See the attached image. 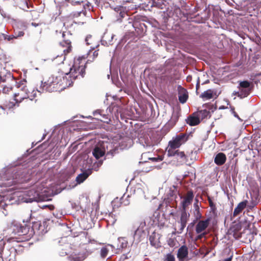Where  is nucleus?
I'll list each match as a JSON object with an SVG mask.
<instances>
[{
	"instance_id": "0eeeda50",
	"label": "nucleus",
	"mask_w": 261,
	"mask_h": 261,
	"mask_svg": "<svg viewBox=\"0 0 261 261\" xmlns=\"http://www.w3.org/2000/svg\"><path fill=\"white\" fill-rule=\"evenodd\" d=\"M181 198H182V200L181 202V211H186L187 207L191 204L193 201L194 198L193 193L192 191H189L185 196Z\"/></svg>"
},
{
	"instance_id": "4d7b16f0",
	"label": "nucleus",
	"mask_w": 261,
	"mask_h": 261,
	"mask_svg": "<svg viewBox=\"0 0 261 261\" xmlns=\"http://www.w3.org/2000/svg\"><path fill=\"white\" fill-rule=\"evenodd\" d=\"M32 25L36 27L38 25V24L33 22L32 23Z\"/></svg>"
},
{
	"instance_id": "680f3d73",
	"label": "nucleus",
	"mask_w": 261,
	"mask_h": 261,
	"mask_svg": "<svg viewBox=\"0 0 261 261\" xmlns=\"http://www.w3.org/2000/svg\"><path fill=\"white\" fill-rule=\"evenodd\" d=\"M150 159H151V160H153V161H154H154H156V158H150Z\"/></svg>"
},
{
	"instance_id": "4468645a",
	"label": "nucleus",
	"mask_w": 261,
	"mask_h": 261,
	"mask_svg": "<svg viewBox=\"0 0 261 261\" xmlns=\"http://www.w3.org/2000/svg\"><path fill=\"white\" fill-rule=\"evenodd\" d=\"M114 11L118 21H120L122 18L126 15V12L123 7L118 6L115 8Z\"/></svg>"
},
{
	"instance_id": "f03ea898",
	"label": "nucleus",
	"mask_w": 261,
	"mask_h": 261,
	"mask_svg": "<svg viewBox=\"0 0 261 261\" xmlns=\"http://www.w3.org/2000/svg\"><path fill=\"white\" fill-rule=\"evenodd\" d=\"M30 175L27 170H19L18 167L4 169L0 172V187H10L27 182Z\"/></svg>"
},
{
	"instance_id": "6ab92c4d",
	"label": "nucleus",
	"mask_w": 261,
	"mask_h": 261,
	"mask_svg": "<svg viewBox=\"0 0 261 261\" xmlns=\"http://www.w3.org/2000/svg\"><path fill=\"white\" fill-rule=\"evenodd\" d=\"M91 174V171L90 170H88L79 174L75 179L76 184H80L83 182Z\"/></svg>"
},
{
	"instance_id": "4be33fe9",
	"label": "nucleus",
	"mask_w": 261,
	"mask_h": 261,
	"mask_svg": "<svg viewBox=\"0 0 261 261\" xmlns=\"http://www.w3.org/2000/svg\"><path fill=\"white\" fill-rule=\"evenodd\" d=\"M247 203V200H244L240 202L238 204L237 206L234 208L233 213V216L234 217L238 216L246 207Z\"/></svg>"
},
{
	"instance_id": "c85d7f7f",
	"label": "nucleus",
	"mask_w": 261,
	"mask_h": 261,
	"mask_svg": "<svg viewBox=\"0 0 261 261\" xmlns=\"http://www.w3.org/2000/svg\"><path fill=\"white\" fill-rule=\"evenodd\" d=\"M200 97L204 100L211 99L213 97V92L212 90L208 89L203 92Z\"/></svg>"
},
{
	"instance_id": "72a5a7b5",
	"label": "nucleus",
	"mask_w": 261,
	"mask_h": 261,
	"mask_svg": "<svg viewBox=\"0 0 261 261\" xmlns=\"http://www.w3.org/2000/svg\"><path fill=\"white\" fill-rule=\"evenodd\" d=\"M179 118V115L177 113L174 112L172 114L171 118L170 120L169 121V124H171L172 125H174L175 123L177 121Z\"/></svg>"
},
{
	"instance_id": "f8f14e48",
	"label": "nucleus",
	"mask_w": 261,
	"mask_h": 261,
	"mask_svg": "<svg viewBox=\"0 0 261 261\" xmlns=\"http://www.w3.org/2000/svg\"><path fill=\"white\" fill-rule=\"evenodd\" d=\"M209 222L210 220L208 219L199 221L196 225V232L200 233L202 232H205V230L208 226Z\"/></svg>"
},
{
	"instance_id": "0e129e2a",
	"label": "nucleus",
	"mask_w": 261,
	"mask_h": 261,
	"mask_svg": "<svg viewBox=\"0 0 261 261\" xmlns=\"http://www.w3.org/2000/svg\"><path fill=\"white\" fill-rule=\"evenodd\" d=\"M3 214H4L5 215H6L7 214V213H5L4 212H3Z\"/></svg>"
},
{
	"instance_id": "774afa93",
	"label": "nucleus",
	"mask_w": 261,
	"mask_h": 261,
	"mask_svg": "<svg viewBox=\"0 0 261 261\" xmlns=\"http://www.w3.org/2000/svg\"><path fill=\"white\" fill-rule=\"evenodd\" d=\"M198 86H199V83H198L197 84V85H196V87H197Z\"/></svg>"
},
{
	"instance_id": "39448f33",
	"label": "nucleus",
	"mask_w": 261,
	"mask_h": 261,
	"mask_svg": "<svg viewBox=\"0 0 261 261\" xmlns=\"http://www.w3.org/2000/svg\"><path fill=\"white\" fill-rule=\"evenodd\" d=\"M62 46V51L63 53L61 55H57L56 57L51 59L52 61H55L56 64H60L63 63L65 59L66 54L69 53L71 50L70 42L69 40H66L64 42L61 43Z\"/></svg>"
},
{
	"instance_id": "7ed1b4c3",
	"label": "nucleus",
	"mask_w": 261,
	"mask_h": 261,
	"mask_svg": "<svg viewBox=\"0 0 261 261\" xmlns=\"http://www.w3.org/2000/svg\"><path fill=\"white\" fill-rule=\"evenodd\" d=\"M47 189L42 184L38 183L29 190L22 192L18 196L20 200L26 203L44 200Z\"/></svg>"
},
{
	"instance_id": "09e8293b",
	"label": "nucleus",
	"mask_w": 261,
	"mask_h": 261,
	"mask_svg": "<svg viewBox=\"0 0 261 261\" xmlns=\"http://www.w3.org/2000/svg\"><path fill=\"white\" fill-rule=\"evenodd\" d=\"M98 46V45H93L92 46L90 47L91 48V49L90 50V51L88 52V55H90V53H91V50L92 49V50H94L95 49V47H97Z\"/></svg>"
},
{
	"instance_id": "dca6fc26",
	"label": "nucleus",
	"mask_w": 261,
	"mask_h": 261,
	"mask_svg": "<svg viewBox=\"0 0 261 261\" xmlns=\"http://www.w3.org/2000/svg\"><path fill=\"white\" fill-rule=\"evenodd\" d=\"M105 152L100 144L96 146L92 151V154L96 160L103 156Z\"/></svg>"
},
{
	"instance_id": "338daca9",
	"label": "nucleus",
	"mask_w": 261,
	"mask_h": 261,
	"mask_svg": "<svg viewBox=\"0 0 261 261\" xmlns=\"http://www.w3.org/2000/svg\"><path fill=\"white\" fill-rule=\"evenodd\" d=\"M62 36H63V37H64V36H65L64 33H63L62 34Z\"/></svg>"
},
{
	"instance_id": "393cba45",
	"label": "nucleus",
	"mask_w": 261,
	"mask_h": 261,
	"mask_svg": "<svg viewBox=\"0 0 261 261\" xmlns=\"http://www.w3.org/2000/svg\"><path fill=\"white\" fill-rule=\"evenodd\" d=\"M145 226L144 224H141L139 227L135 231L134 233V237L137 239H140L141 238L144 237L145 234L144 230Z\"/></svg>"
},
{
	"instance_id": "e2e57ef3",
	"label": "nucleus",
	"mask_w": 261,
	"mask_h": 261,
	"mask_svg": "<svg viewBox=\"0 0 261 261\" xmlns=\"http://www.w3.org/2000/svg\"><path fill=\"white\" fill-rule=\"evenodd\" d=\"M115 221H116V220H113V221H112V223H113H113H115Z\"/></svg>"
},
{
	"instance_id": "c9c22d12",
	"label": "nucleus",
	"mask_w": 261,
	"mask_h": 261,
	"mask_svg": "<svg viewBox=\"0 0 261 261\" xmlns=\"http://www.w3.org/2000/svg\"><path fill=\"white\" fill-rule=\"evenodd\" d=\"M129 195H125L124 194L120 198V203L124 205H127L129 204V200H128Z\"/></svg>"
},
{
	"instance_id": "a18cd8bd",
	"label": "nucleus",
	"mask_w": 261,
	"mask_h": 261,
	"mask_svg": "<svg viewBox=\"0 0 261 261\" xmlns=\"http://www.w3.org/2000/svg\"><path fill=\"white\" fill-rule=\"evenodd\" d=\"M175 229H177V232L178 233H181L184 230V228H181V223L178 224L177 222L175 224Z\"/></svg>"
},
{
	"instance_id": "1a4fd4ad",
	"label": "nucleus",
	"mask_w": 261,
	"mask_h": 261,
	"mask_svg": "<svg viewBox=\"0 0 261 261\" xmlns=\"http://www.w3.org/2000/svg\"><path fill=\"white\" fill-rule=\"evenodd\" d=\"M87 256L88 255L85 252H80L77 251H75L70 254L68 256V258L71 261H83Z\"/></svg>"
},
{
	"instance_id": "423d86ee",
	"label": "nucleus",
	"mask_w": 261,
	"mask_h": 261,
	"mask_svg": "<svg viewBox=\"0 0 261 261\" xmlns=\"http://www.w3.org/2000/svg\"><path fill=\"white\" fill-rule=\"evenodd\" d=\"M105 153L107 152V155L113 156L115 153L116 150L118 147V144L111 141L102 142L100 144Z\"/></svg>"
},
{
	"instance_id": "c03bdc74",
	"label": "nucleus",
	"mask_w": 261,
	"mask_h": 261,
	"mask_svg": "<svg viewBox=\"0 0 261 261\" xmlns=\"http://www.w3.org/2000/svg\"><path fill=\"white\" fill-rule=\"evenodd\" d=\"M12 91V88L11 87L5 86L3 89V92L5 94H10Z\"/></svg>"
},
{
	"instance_id": "58836bf2",
	"label": "nucleus",
	"mask_w": 261,
	"mask_h": 261,
	"mask_svg": "<svg viewBox=\"0 0 261 261\" xmlns=\"http://www.w3.org/2000/svg\"><path fill=\"white\" fill-rule=\"evenodd\" d=\"M163 261H175V258L171 253H168L165 256Z\"/></svg>"
},
{
	"instance_id": "e433bc0d",
	"label": "nucleus",
	"mask_w": 261,
	"mask_h": 261,
	"mask_svg": "<svg viewBox=\"0 0 261 261\" xmlns=\"http://www.w3.org/2000/svg\"><path fill=\"white\" fill-rule=\"evenodd\" d=\"M139 141L141 144L144 147H151L152 145V144L150 142V141L149 139L144 140L143 139H140Z\"/></svg>"
},
{
	"instance_id": "a211bd4d",
	"label": "nucleus",
	"mask_w": 261,
	"mask_h": 261,
	"mask_svg": "<svg viewBox=\"0 0 261 261\" xmlns=\"http://www.w3.org/2000/svg\"><path fill=\"white\" fill-rule=\"evenodd\" d=\"M93 115L95 116L99 115L100 117H97V119L100 120L104 122L109 123L110 119L108 115L103 113V110H98L94 112Z\"/></svg>"
},
{
	"instance_id": "79ce46f5",
	"label": "nucleus",
	"mask_w": 261,
	"mask_h": 261,
	"mask_svg": "<svg viewBox=\"0 0 261 261\" xmlns=\"http://www.w3.org/2000/svg\"><path fill=\"white\" fill-rule=\"evenodd\" d=\"M20 5V7L24 10L28 11V9L29 8L28 2L25 0L24 2H22Z\"/></svg>"
},
{
	"instance_id": "2eb2a0df",
	"label": "nucleus",
	"mask_w": 261,
	"mask_h": 261,
	"mask_svg": "<svg viewBox=\"0 0 261 261\" xmlns=\"http://www.w3.org/2000/svg\"><path fill=\"white\" fill-rule=\"evenodd\" d=\"M173 160H176V162L173 164L178 166L186 162V156L183 151H178L175 156L173 157Z\"/></svg>"
},
{
	"instance_id": "864d4df0",
	"label": "nucleus",
	"mask_w": 261,
	"mask_h": 261,
	"mask_svg": "<svg viewBox=\"0 0 261 261\" xmlns=\"http://www.w3.org/2000/svg\"><path fill=\"white\" fill-rule=\"evenodd\" d=\"M209 203H210V206L213 208V207H215V205L213 203V202L211 201V200H209Z\"/></svg>"
},
{
	"instance_id": "de8ad7c7",
	"label": "nucleus",
	"mask_w": 261,
	"mask_h": 261,
	"mask_svg": "<svg viewBox=\"0 0 261 261\" xmlns=\"http://www.w3.org/2000/svg\"><path fill=\"white\" fill-rule=\"evenodd\" d=\"M168 245L171 247H173L174 246V241L172 239H170L168 241Z\"/></svg>"
},
{
	"instance_id": "37998d69",
	"label": "nucleus",
	"mask_w": 261,
	"mask_h": 261,
	"mask_svg": "<svg viewBox=\"0 0 261 261\" xmlns=\"http://www.w3.org/2000/svg\"><path fill=\"white\" fill-rule=\"evenodd\" d=\"M102 162L101 161H98L97 163H95L92 166V169L97 171L100 166L102 165Z\"/></svg>"
},
{
	"instance_id": "c756f323",
	"label": "nucleus",
	"mask_w": 261,
	"mask_h": 261,
	"mask_svg": "<svg viewBox=\"0 0 261 261\" xmlns=\"http://www.w3.org/2000/svg\"><path fill=\"white\" fill-rule=\"evenodd\" d=\"M176 149L173 148V147H170V146H168L166 151H167V154L168 156L169 157H174L175 156L177 152L179 151L178 150H176Z\"/></svg>"
},
{
	"instance_id": "8fccbe9b",
	"label": "nucleus",
	"mask_w": 261,
	"mask_h": 261,
	"mask_svg": "<svg viewBox=\"0 0 261 261\" xmlns=\"http://www.w3.org/2000/svg\"><path fill=\"white\" fill-rule=\"evenodd\" d=\"M69 252H67V251H61L60 252V254L61 256H64L67 254H68Z\"/></svg>"
},
{
	"instance_id": "f3484780",
	"label": "nucleus",
	"mask_w": 261,
	"mask_h": 261,
	"mask_svg": "<svg viewBox=\"0 0 261 261\" xmlns=\"http://www.w3.org/2000/svg\"><path fill=\"white\" fill-rule=\"evenodd\" d=\"M11 203V198L8 196L0 195V210L6 211V207Z\"/></svg>"
},
{
	"instance_id": "aec40b11",
	"label": "nucleus",
	"mask_w": 261,
	"mask_h": 261,
	"mask_svg": "<svg viewBox=\"0 0 261 261\" xmlns=\"http://www.w3.org/2000/svg\"><path fill=\"white\" fill-rule=\"evenodd\" d=\"M226 160V156L225 154L222 152L217 154L214 158L215 163L218 166L223 165L225 163Z\"/></svg>"
},
{
	"instance_id": "f257e3e1",
	"label": "nucleus",
	"mask_w": 261,
	"mask_h": 261,
	"mask_svg": "<svg viewBox=\"0 0 261 261\" xmlns=\"http://www.w3.org/2000/svg\"><path fill=\"white\" fill-rule=\"evenodd\" d=\"M84 57H79L75 60L74 64L70 69L69 72H58L49 78L48 84L54 90L63 89L71 86L79 75L83 77L85 75V63L82 62Z\"/></svg>"
},
{
	"instance_id": "4c0bfd02",
	"label": "nucleus",
	"mask_w": 261,
	"mask_h": 261,
	"mask_svg": "<svg viewBox=\"0 0 261 261\" xmlns=\"http://www.w3.org/2000/svg\"><path fill=\"white\" fill-rule=\"evenodd\" d=\"M239 87L251 90L250 83L246 81L241 82L239 84Z\"/></svg>"
},
{
	"instance_id": "3c124183",
	"label": "nucleus",
	"mask_w": 261,
	"mask_h": 261,
	"mask_svg": "<svg viewBox=\"0 0 261 261\" xmlns=\"http://www.w3.org/2000/svg\"><path fill=\"white\" fill-rule=\"evenodd\" d=\"M98 56V53H97V50H95V51L93 52V58H95L96 57H97Z\"/></svg>"
},
{
	"instance_id": "ddd939ff",
	"label": "nucleus",
	"mask_w": 261,
	"mask_h": 261,
	"mask_svg": "<svg viewBox=\"0 0 261 261\" xmlns=\"http://www.w3.org/2000/svg\"><path fill=\"white\" fill-rule=\"evenodd\" d=\"M188 256V249L185 245L180 247L177 251V257L180 261H185Z\"/></svg>"
},
{
	"instance_id": "cd10ccee",
	"label": "nucleus",
	"mask_w": 261,
	"mask_h": 261,
	"mask_svg": "<svg viewBox=\"0 0 261 261\" xmlns=\"http://www.w3.org/2000/svg\"><path fill=\"white\" fill-rule=\"evenodd\" d=\"M193 206L194 208V215L195 217L197 220L200 219L202 216L200 212L199 202L197 199L195 200V202H194Z\"/></svg>"
},
{
	"instance_id": "9b49d317",
	"label": "nucleus",
	"mask_w": 261,
	"mask_h": 261,
	"mask_svg": "<svg viewBox=\"0 0 261 261\" xmlns=\"http://www.w3.org/2000/svg\"><path fill=\"white\" fill-rule=\"evenodd\" d=\"M133 140L128 137H124L120 139L118 145L121 149L129 148L133 145Z\"/></svg>"
},
{
	"instance_id": "412c9836",
	"label": "nucleus",
	"mask_w": 261,
	"mask_h": 261,
	"mask_svg": "<svg viewBox=\"0 0 261 261\" xmlns=\"http://www.w3.org/2000/svg\"><path fill=\"white\" fill-rule=\"evenodd\" d=\"M189 216H190V215L188 214L187 213L186 211H181V214L180 220L177 221L178 224L181 223V229L185 228Z\"/></svg>"
},
{
	"instance_id": "49530a36",
	"label": "nucleus",
	"mask_w": 261,
	"mask_h": 261,
	"mask_svg": "<svg viewBox=\"0 0 261 261\" xmlns=\"http://www.w3.org/2000/svg\"><path fill=\"white\" fill-rule=\"evenodd\" d=\"M198 235L197 237V239H201V238L204 237L206 234V232H201L200 233H198Z\"/></svg>"
},
{
	"instance_id": "ea45409f",
	"label": "nucleus",
	"mask_w": 261,
	"mask_h": 261,
	"mask_svg": "<svg viewBox=\"0 0 261 261\" xmlns=\"http://www.w3.org/2000/svg\"><path fill=\"white\" fill-rule=\"evenodd\" d=\"M187 98H188V96L186 93H184L182 94H180L178 96L179 100L182 103L186 102V101L187 100Z\"/></svg>"
},
{
	"instance_id": "7c9ffc66",
	"label": "nucleus",
	"mask_w": 261,
	"mask_h": 261,
	"mask_svg": "<svg viewBox=\"0 0 261 261\" xmlns=\"http://www.w3.org/2000/svg\"><path fill=\"white\" fill-rule=\"evenodd\" d=\"M118 247L119 248L124 249L127 246V241L124 238H120L118 239Z\"/></svg>"
},
{
	"instance_id": "f704fd0d",
	"label": "nucleus",
	"mask_w": 261,
	"mask_h": 261,
	"mask_svg": "<svg viewBox=\"0 0 261 261\" xmlns=\"http://www.w3.org/2000/svg\"><path fill=\"white\" fill-rule=\"evenodd\" d=\"M15 106V103H13V102H9L8 105H6L5 107L3 106H0V114H5V109H10L12 108L14 106Z\"/></svg>"
},
{
	"instance_id": "bf43d9fd",
	"label": "nucleus",
	"mask_w": 261,
	"mask_h": 261,
	"mask_svg": "<svg viewBox=\"0 0 261 261\" xmlns=\"http://www.w3.org/2000/svg\"><path fill=\"white\" fill-rule=\"evenodd\" d=\"M69 245L67 244L65 245V250H66V248H69Z\"/></svg>"
},
{
	"instance_id": "052dcab7",
	"label": "nucleus",
	"mask_w": 261,
	"mask_h": 261,
	"mask_svg": "<svg viewBox=\"0 0 261 261\" xmlns=\"http://www.w3.org/2000/svg\"><path fill=\"white\" fill-rule=\"evenodd\" d=\"M19 31H17V30H14V32H16V34H19Z\"/></svg>"
},
{
	"instance_id": "603ef678",
	"label": "nucleus",
	"mask_w": 261,
	"mask_h": 261,
	"mask_svg": "<svg viewBox=\"0 0 261 261\" xmlns=\"http://www.w3.org/2000/svg\"><path fill=\"white\" fill-rule=\"evenodd\" d=\"M114 36V35H113V34H112V35H111V40H109V42H108V43L106 42V44H111V42H112V40H113V38Z\"/></svg>"
},
{
	"instance_id": "a19ab883",
	"label": "nucleus",
	"mask_w": 261,
	"mask_h": 261,
	"mask_svg": "<svg viewBox=\"0 0 261 261\" xmlns=\"http://www.w3.org/2000/svg\"><path fill=\"white\" fill-rule=\"evenodd\" d=\"M93 38H92V36L90 35H88L85 39V42L87 45L93 44Z\"/></svg>"
},
{
	"instance_id": "13d9d810",
	"label": "nucleus",
	"mask_w": 261,
	"mask_h": 261,
	"mask_svg": "<svg viewBox=\"0 0 261 261\" xmlns=\"http://www.w3.org/2000/svg\"><path fill=\"white\" fill-rule=\"evenodd\" d=\"M203 3L206 4L208 0H201Z\"/></svg>"
},
{
	"instance_id": "9d476101",
	"label": "nucleus",
	"mask_w": 261,
	"mask_h": 261,
	"mask_svg": "<svg viewBox=\"0 0 261 261\" xmlns=\"http://www.w3.org/2000/svg\"><path fill=\"white\" fill-rule=\"evenodd\" d=\"M99 244L94 240H90L88 243L86 244L85 247V252L88 256L93 253L94 251L98 249Z\"/></svg>"
},
{
	"instance_id": "69168bd1",
	"label": "nucleus",
	"mask_w": 261,
	"mask_h": 261,
	"mask_svg": "<svg viewBox=\"0 0 261 261\" xmlns=\"http://www.w3.org/2000/svg\"><path fill=\"white\" fill-rule=\"evenodd\" d=\"M22 27H23V30H24L25 29V26L24 25H22Z\"/></svg>"
},
{
	"instance_id": "a878e982",
	"label": "nucleus",
	"mask_w": 261,
	"mask_h": 261,
	"mask_svg": "<svg viewBox=\"0 0 261 261\" xmlns=\"http://www.w3.org/2000/svg\"><path fill=\"white\" fill-rule=\"evenodd\" d=\"M55 2L56 4H58L61 5V6L64 7L68 6V4H71L72 5H80L81 3H83V1H75L73 0H64L62 2H60V0H55Z\"/></svg>"
},
{
	"instance_id": "473e14b6",
	"label": "nucleus",
	"mask_w": 261,
	"mask_h": 261,
	"mask_svg": "<svg viewBox=\"0 0 261 261\" xmlns=\"http://www.w3.org/2000/svg\"><path fill=\"white\" fill-rule=\"evenodd\" d=\"M199 119H203L208 116L210 114L209 111L206 110H201L196 113Z\"/></svg>"
},
{
	"instance_id": "2f4dec72",
	"label": "nucleus",
	"mask_w": 261,
	"mask_h": 261,
	"mask_svg": "<svg viewBox=\"0 0 261 261\" xmlns=\"http://www.w3.org/2000/svg\"><path fill=\"white\" fill-rule=\"evenodd\" d=\"M23 35H24V33L23 31H19V34H16V32H15L14 35L7 36L5 37V39H7L9 41H11L14 38L16 39L18 37H22Z\"/></svg>"
},
{
	"instance_id": "b1692460",
	"label": "nucleus",
	"mask_w": 261,
	"mask_h": 261,
	"mask_svg": "<svg viewBox=\"0 0 261 261\" xmlns=\"http://www.w3.org/2000/svg\"><path fill=\"white\" fill-rule=\"evenodd\" d=\"M200 122V119L196 114H193L192 115L189 116L187 120V123L191 126L197 125Z\"/></svg>"
},
{
	"instance_id": "20e7f679",
	"label": "nucleus",
	"mask_w": 261,
	"mask_h": 261,
	"mask_svg": "<svg viewBox=\"0 0 261 261\" xmlns=\"http://www.w3.org/2000/svg\"><path fill=\"white\" fill-rule=\"evenodd\" d=\"M45 87V83H41L40 90L37 89H30L26 86L25 81H20L17 84L18 91L14 93V99L15 101V103L18 104L20 103L23 99L29 98L32 100L35 97L37 96V93H41L44 91L42 87Z\"/></svg>"
},
{
	"instance_id": "5701e85b",
	"label": "nucleus",
	"mask_w": 261,
	"mask_h": 261,
	"mask_svg": "<svg viewBox=\"0 0 261 261\" xmlns=\"http://www.w3.org/2000/svg\"><path fill=\"white\" fill-rule=\"evenodd\" d=\"M239 88V91H234L233 92V94L234 95H237L241 98H243L247 97L250 92V90L248 89H245L242 88Z\"/></svg>"
},
{
	"instance_id": "6e6d98bb",
	"label": "nucleus",
	"mask_w": 261,
	"mask_h": 261,
	"mask_svg": "<svg viewBox=\"0 0 261 261\" xmlns=\"http://www.w3.org/2000/svg\"><path fill=\"white\" fill-rule=\"evenodd\" d=\"M232 258V256H230L229 257H228L226 259H225L223 261H231Z\"/></svg>"
},
{
	"instance_id": "6e6552de",
	"label": "nucleus",
	"mask_w": 261,
	"mask_h": 261,
	"mask_svg": "<svg viewBox=\"0 0 261 261\" xmlns=\"http://www.w3.org/2000/svg\"><path fill=\"white\" fill-rule=\"evenodd\" d=\"M186 141V137L184 135H180L173 138L170 141L168 145L175 149L178 148L180 145Z\"/></svg>"
},
{
	"instance_id": "bb28decb",
	"label": "nucleus",
	"mask_w": 261,
	"mask_h": 261,
	"mask_svg": "<svg viewBox=\"0 0 261 261\" xmlns=\"http://www.w3.org/2000/svg\"><path fill=\"white\" fill-rule=\"evenodd\" d=\"M113 249L114 248L112 245L107 244L105 246L102 247L100 249V255L101 258H106L108 254L110 248Z\"/></svg>"
},
{
	"instance_id": "5fc2aeb1",
	"label": "nucleus",
	"mask_w": 261,
	"mask_h": 261,
	"mask_svg": "<svg viewBox=\"0 0 261 261\" xmlns=\"http://www.w3.org/2000/svg\"><path fill=\"white\" fill-rule=\"evenodd\" d=\"M233 114H234V116L235 117L237 118L241 121H242V120L239 117V116L238 115V114L236 112H234Z\"/></svg>"
}]
</instances>
